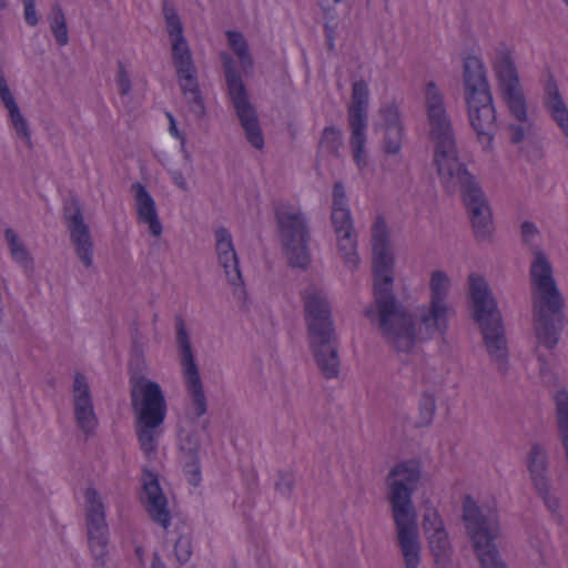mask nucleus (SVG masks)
<instances>
[{"instance_id": "60", "label": "nucleus", "mask_w": 568, "mask_h": 568, "mask_svg": "<svg viewBox=\"0 0 568 568\" xmlns=\"http://www.w3.org/2000/svg\"><path fill=\"white\" fill-rule=\"evenodd\" d=\"M209 426V420H204L202 424V429L205 430Z\"/></svg>"}, {"instance_id": "46", "label": "nucleus", "mask_w": 568, "mask_h": 568, "mask_svg": "<svg viewBox=\"0 0 568 568\" xmlns=\"http://www.w3.org/2000/svg\"><path fill=\"white\" fill-rule=\"evenodd\" d=\"M521 240L527 245H532L535 240L539 236V230L536 224L530 221H525L520 226Z\"/></svg>"}, {"instance_id": "16", "label": "nucleus", "mask_w": 568, "mask_h": 568, "mask_svg": "<svg viewBox=\"0 0 568 568\" xmlns=\"http://www.w3.org/2000/svg\"><path fill=\"white\" fill-rule=\"evenodd\" d=\"M84 500L89 547L97 560H103L108 554L109 545V526L105 508L98 490L93 487L87 488Z\"/></svg>"}, {"instance_id": "5", "label": "nucleus", "mask_w": 568, "mask_h": 568, "mask_svg": "<svg viewBox=\"0 0 568 568\" xmlns=\"http://www.w3.org/2000/svg\"><path fill=\"white\" fill-rule=\"evenodd\" d=\"M131 407L135 415V430L145 455L156 450L159 427L166 417L168 405L161 386L143 375L130 376Z\"/></svg>"}, {"instance_id": "34", "label": "nucleus", "mask_w": 568, "mask_h": 568, "mask_svg": "<svg viewBox=\"0 0 568 568\" xmlns=\"http://www.w3.org/2000/svg\"><path fill=\"white\" fill-rule=\"evenodd\" d=\"M73 406L74 410L94 407L89 383L81 373L74 375Z\"/></svg>"}, {"instance_id": "52", "label": "nucleus", "mask_w": 568, "mask_h": 568, "mask_svg": "<svg viewBox=\"0 0 568 568\" xmlns=\"http://www.w3.org/2000/svg\"><path fill=\"white\" fill-rule=\"evenodd\" d=\"M0 97H1V100L4 104V106L10 110L14 106H17V102L12 95V93L10 91H8L7 93H0Z\"/></svg>"}, {"instance_id": "9", "label": "nucleus", "mask_w": 568, "mask_h": 568, "mask_svg": "<svg viewBox=\"0 0 568 568\" xmlns=\"http://www.w3.org/2000/svg\"><path fill=\"white\" fill-rule=\"evenodd\" d=\"M497 88L509 114L520 124H509L510 142L518 144L526 136L528 120V103L519 73L509 52L503 53L493 64Z\"/></svg>"}, {"instance_id": "40", "label": "nucleus", "mask_w": 568, "mask_h": 568, "mask_svg": "<svg viewBox=\"0 0 568 568\" xmlns=\"http://www.w3.org/2000/svg\"><path fill=\"white\" fill-rule=\"evenodd\" d=\"M184 98L187 102L190 112L194 114L196 120H201L206 113V108L201 91H192Z\"/></svg>"}, {"instance_id": "43", "label": "nucleus", "mask_w": 568, "mask_h": 568, "mask_svg": "<svg viewBox=\"0 0 568 568\" xmlns=\"http://www.w3.org/2000/svg\"><path fill=\"white\" fill-rule=\"evenodd\" d=\"M174 554L181 564L186 562L192 555L191 539L186 536H180L174 544Z\"/></svg>"}, {"instance_id": "37", "label": "nucleus", "mask_w": 568, "mask_h": 568, "mask_svg": "<svg viewBox=\"0 0 568 568\" xmlns=\"http://www.w3.org/2000/svg\"><path fill=\"white\" fill-rule=\"evenodd\" d=\"M74 418L78 427L87 435L92 434L98 426V417L94 407L74 410Z\"/></svg>"}, {"instance_id": "4", "label": "nucleus", "mask_w": 568, "mask_h": 568, "mask_svg": "<svg viewBox=\"0 0 568 568\" xmlns=\"http://www.w3.org/2000/svg\"><path fill=\"white\" fill-rule=\"evenodd\" d=\"M306 314L308 339L322 375L336 378L339 374L338 343L325 294L311 286L302 294Z\"/></svg>"}, {"instance_id": "1", "label": "nucleus", "mask_w": 568, "mask_h": 568, "mask_svg": "<svg viewBox=\"0 0 568 568\" xmlns=\"http://www.w3.org/2000/svg\"><path fill=\"white\" fill-rule=\"evenodd\" d=\"M372 245L373 301L365 308L364 316L378 328L390 347L408 353L416 343L415 320L394 291L395 257L383 216H377L373 224Z\"/></svg>"}, {"instance_id": "23", "label": "nucleus", "mask_w": 568, "mask_h": 568, "mask_svg": "<svg viewBox=\"0 0 568 568\" xmlns=\"http://www.w3.org/2000/svg\"><path fill=\"white\" fill-rule=\"evenodd\" d=\"M526 466L534 489L545 493L547 485L550 484V476L549 457L542 445L534 443L530 446L526 456Z\"/></svg>"}, {"instance_id": "47", "label": "nucleus", "mask_w": 568, "mask_h": 568, "mask_svg": "<svg viewBox=\"0 0 568 568\" xmlns=\"http://www.w3.org/2000/svg\"><path fill=\"white\" fill-rule=\"evenodd\" d=\"M551 484H548L546 487V491L536 490L538 496L544 500L548 510L552 514H556L560 507L559 499L550 494Z\"/></svg>"}, {"instance_id": "3", "label": "nucleus", "mask_w": 568, "mask_h": 568, "mask_svg": "<svg viewBox=\"0 0 568 568\" xmlns=\"http://www.w3.org/2000/svg\"><path fill=\"white\" fill-rule=\"evenodd\" d=\"M534 253L530 278L539 293L532 303L534 329L538 345L552 349L557 346L564 328V298L552 277V267L546 254L537 247Z\"/></svg>"}, {"instance_id": "59", "label": "nucleus", "mask_w": 568, "mask_h": 568, "mask_svg": "<svg viewBox=\"0 0 568 568\" xmlns=\"http://www.w3.org/2000/svg\"><path fill=\"white\" fill-rule=\"evenodd\" d=\"M328 48H329V49H333V48H334V41H333V38H329V39H328Z\"/></svg>"}, {"instance_id": "13", "label": "nucleus", "mask_w": 568, "mask_h": 568, "mask_svg": "<svg viewBox=\"0 0 568 568\" xmlns=\"http://www.w3.org/2000/svg\"><path fill=\"white\" fill-rule=\"evenodd\" d=\"M176 344L180 353V364L183 371L184 384L191 396L194 414L197 418L207 412V400L201 381L199 367L192 351L190 336L182 316H175Z\"/></svg>"}, {"instance_id": "50", "label": "nucleus", "mask_w": 568, "mask_h": 568, "mask_svg": "<svg viewBox=\"0 0 568 568\" xmlns=\"http://www.w3.org/2000/svg\"><path fill=\"white\" fill-rule=\"evenodd\" d=\"M169 119H170V126H169L170 133L173 136H175L176 139H179L181 144H183V145L186 144L185 135H184V133L180 132L179 129L176 128L174 118L171 114H169Z\"/></svg>"}, {"instance_id": "21", "label": "nucleus", "mask_w": 568, "mask_h": 568, "mask_svg": "<svg viewBox=\"0 0 568 568\" xmlns=\"http://www.w3.org/2000/svg\"><path fill=\"white\" fill-rule=\"evenodd\" d=\"M141 501L145 506L150 518L163 529H168L172 518L168 498L162 491L156 474L148 469L143 471V496Z\"/></svg>"}, {"instance_id": "11", "label": "nucleus", "mask_w": 568, "mask_h": 568, "mask_svg": "<svg viewBox=\"0 0 568 568\" xmlns=\"http://www.w3.org/2000/svg\"><path fill=\"white\" fill-rule=\"evenodd\" d=\"M331 221L337 236V247L345 265L354 271L359 264L357 253V233L354 229L353 217L348 207V197L343 182L333 185V203Z\"/></svg>"}, {"instance_id": "62", "label": "nucleus", "mask_w": 568, "mask_h": 568, "mask_svg": "<svg viewBox=\"0 0 568 568\" xmlns=\"http://www.w3.org/2000/svg\"><path fill=\"white\" fill-rule=\"evenodd\" d=\"M536 354L538 355L539 361H542V362L545 361L544 357L538 353V348H536Z\"/></svg>"}, {"instance_id": "58", "label": "nucleus", "mask_w": 568, "mask_h": 568, "mask_svg": "<svg viewBox=\"0 0 568 568\" xmlns=\"http://www.w3.org/2000/svg\"><path fill=\"white\" fill-rule=\"evenodd\" d=\"M135 552H136L138 556H141L142 552H143L142 547H136Z\"/></svg>"}, {"instance_id": "18", "label": "nucleus", "mask_w": 568, "mask_h": 568, "mask_svg": "<svg viewBox=\"0 0 568 568\" xmlns=\"http://www.w3.org/2000/svg\"><path fill=\"white\" fill-rule=\"evenodd\" d=\"M465 101L469 122L477 134V140L485 149L490 148L497 132V115L493 94L481 93L478 97L466 98Z\"/></svg>"}, {"instance_id": "33", "label": "nucleus", "mask_w": 568, "mask_h": 568, "mask_svg": "<svg viewBox=\"0 0 568 568\" xmlns=\"http://www.w3.org/2000/svg\"><path fill=\"white\" fill-rule=\"evenodd\" d=\"M4 237L9 244L10 253L13 260L20 263L24 268H32L33 258L30 256L24 243L12 229L4 231Z\"/></svg>"}, {"instance_id": "41", "label": "nucleus", "mask_w": 568, "mask_h": 568, "mask_svg": "<svg viewBox=\"0 0 568 568\" xmlns=\"http://www.w3.org/2000/svg\"><path fill=\"white\" fill-rule=\"evenodd\" d=\"M379 114L384 120L385 129H389L390 126H403L399 110L395 103H389L381 108Z\"/></svg>"}, {"instance_id": "10", "label": "nucleus", "mask_w": 568, "mask_h": 568, "mask_svg": "<svg viewBox=\"0 0 568 568\" xmlns=\"http://www.w3.org/2000/svg\"><path fill=\"white\" fill-rule=\"evenodd\" d=\"M227 94L231 99L236 116L244 130L246 141L256 150L264 148V135L258 121L255 106L250 102L246 87L235 67V61L229 52H221Z\"/></svg>"}, {"instance_id": "26", "label": "nucleus", "mask_w": 568, "mask_h": 568, "mask_svg": "<svg viewBox=\"0 0 568 568\" xmlns=\"http://www.w3.org/2000/svg\"><path fill=\"white\" fill-rule=\"evenodd\" d=\"M544 105L565 135L568 136V109L552 74H549L545 83Z\"/></svg>"}, {"instance_id": "27", "label": "nucleus", "mask_w": 568, "mask_h": 568, "mask_svg": "<svg viewBox=\"0 0 568 568\" xmlns=\"http://www.w3.org/2000/svg\"><path fill=\"white\" fill-rule=\"evenodd\" d=\"M200 440L195 433H187L181 438L180 449L184 455V473L187 476V481L196 487L201 481V467H200Z\"/></svg>"}, {"instance_id": "61", "label": "nucleus", "mask_w": 568, "mask_h": 568, "mask_svg": "<svg viewBox=\"0 0 568 568\" xmlns=\"http://www.w3.org/2000/svg\"><path fill=\"white\" fill-rule=\"evenodd\" d=\"M159 560V556L155 554L154 555V560H153V565H152V568H155V561Z\"/></svg>"}, {"instance_id": "8", "label": "nucleus", "mask_w": 568, "mask_h": 568, "mask_svg": "<svg viewBox=\"0 0 568 568\" xmlns=\"http://www.w3.org/2000/svg\"><path fill=\"white\" fill-rule=\"evenodd\" d=\"M277 232L288 265L305 271L311 263V229L306 215L287 202L274 207Z\"/></svg>"}, {"instance_id": "63", "label": "nucleus", "mask_w": 568, "mask_h": 568, "mask_svg": "<svg viewBox=\"0 0 568 568\" xmlns=\"http://www.w3.org/2000/svg\"><path fill=\"white\" fill-rule=\"evenodd\" d=\"M158 317H159V315L155 313V314L153 315V318H152L153 323H156Z\"/></svg>"}, {"instance_id": "7", "label": "nucleus", "mask_w": 568, "mask_h": 568, "mask_svg": "<svg viewBox=\"0 0 568 568\" xmlns=\"http://www.w3.org/2000/svg\"><path fill=\"white\" fill-rule=\"evenodd\" d=\"M463 520L481 568H507L495 544L499 535L497 514L483 513L475 499L466 495L463 501Z\"/></svg>"}, {"instance_id": "24", "label": "nucleus", "mask_w": 568, "mask_h": 568, "mask_svg": "<svg viewBox=\"0 0 568 568\" xmlns=\"http://www.w3.org/2000/svg\"><path fill=\"white\" fill-rule=\"evenodd\" d=\"M463 81L465 99L491 93L484 63L475 55H468L464 60Z\"/></svg>"}, {"instance_id": "25", "label": "nucleus", "mask_w": 568, "mask_h": 568, "mask_svg": "<svg viewBox=\"0 0 568 568\" xmlns=\"http://www.w3.org/2000/svg\"><path fill=\"white\" fill-rule=\"evenodd\" d=\"M131 187L135 192V207L139 221L148 224L150 233L154 237H159L163 229L158 216L153 197L148 192L146 187L139 182L132 184Z\"/></svg>"}, {"instance_id": "45", "label": "nucleus", "mask_w": 568, "mask_h": 568, "mask_svg": "<svg viewBox=\"0 0 568 568\" xmlns=\"http://www.w3.org/2000/svg\"><path fill=\"white\" fill-rule=\"evenodd\" d=\"M115 81L121 95H128L131 92V79L123 62L121 61H118V74Z\"/></svg>"}, {"instance_id": "54", "label": "nucleus", "mask_w": 568, "mask_h": 568, "mask_svg": "<svg viewBox=\"0 0 568 568\" xmlns=\"http://www.w3.org/2000/svg\"><path fill=\"white\" fill-rule=\"evenodd\" d=\"M9 90L8 83L3 77H0V93H7Z\"/></svg>"}, {"instance_id": "38", "label": "nucleus", "mask_w": 568, "mask_h": 568, "mask_svg": "<svg viewBox=\"0 0 568 568\" xmlns=\"http://www.w3.org/2000/svg\"><path fill=\"white\" fill-rule=\"evenodd\" d=\"M384 151L387 154H397L402 149L403 126L385 129Z\"/></svg>"}, {"instance_id": "17", "label": "nucleus", "mask_w": 568, "mask_h": 568, "mask_svg": "<svg viewBox=\"0 0 568 568\" xmlns=\"http://www.w3.org/2000/svg\"><path fill=\"white\" fill-rule=\"evenodd\" d=\"M434 165L437 170L440 184L449 194L464 192L474 189L479 184L465 163L459 159L458 148L434 154Z\"/></svg>"}, {"instance_id": "42", "label": "nucleus", "mask_w": 568, "mask_h": 568, "mask_svg": "<svg viewBox=\"0 0 568 568\" xmlns=\"http://www.w3.org/2000/svg\"><path fill=\"white\" fill-rule=\"evenodd\" d=\"M295 486V478L291 473L280 471L275 483V490L288 498Z\"/></svg>"}, {"instance_id": "39", "label": "nucleus", "mask_w": 568, "mask_h": 568, "mask_svg": "<svg viewBox=\"0 0 568 568\" xmlns=\"http://www.w3.org/2000/svg\"><path fill=\"white\" fill-rule=\"evenodd\" d=\"M423 528L426 532L445 530L444 523L440 518L439 513L434 507L426 508L423 517Z\"/></svg>"}, {"instance_id": "20", "label": "nucleus", "mask_w": 568, "mask_h": 568, "mask_svg": "<svg viewBox=\"0 0 568 568\" xmlns=\"http://www.w3.org/2000/svg\"><path fill=\"white\" fill-rule=\"evenodd\" d=\"M477 241L490 239L494 232L493 213L481 186L478 184L460 195Z\"/></svg>"}, {"instance_id": "48", "label": "nucleus", "mask_w": 568, "mask_h": 568, "mask_svg": "<svg viewBox=\"0 0 568 568\" xmlns=\"http://www.w3.org/2000/svg\"><path fill=\"white\" fill-rule=\"evenodd\" d=\"M24 7V20L27 24L34 27L39 23L36 11V0H21Z\"/></svg>"}, {"instance_id": "12", "label": "nucleus", "mask_w": 568, "mask_h": 568, "mask_svg": "<svg viewBox=\"0 0 568 568\" xmlns=\"http://www.w3.org/2000/svg\"><path fill=\"white\" fill-rule=\"evenodd\" d=\"M449 277L443 271H434L430 276V301L427 306L419 307L415 315L420 331H425L428 337L445 335L448 329V316L450 307L447 303L449 291Z\"/></svg>"}, {"instance_id": "6", "label": "nucleus", "mask_w": 568, "mask_h": 568, "mask_svg": "<svg viewBox=\"0 0 568 568\" xmlns=\"http://www.w3.org/2000/svg\"><path fill=\"white\" fill-rule=\"evenodd\" d=\"M469 294L473 302L474 320L478 323L483 342L490 361L499 373L508 372V346L506 331L497 302L481 276H469Z\"/></svg>"}, {"instance_id": "30", "label": "nucleus", "mask_w": 568, "mask_h": 568, "mask_svg": "<svg viewBox=\"0 0 568 568\" xmlns=\"http://www.w3.org/2000/svg\"><path fill=\"white\" fill-rule=\"evenodd\" d=\"M428 542L436 564L445 565L450 560L453 547L446 529L432 532Z\"/></svg>"}, {"instance_id": "51", "label": "nucleus", "mask_w": 568, "mask_h": 568, "mask_svg": "<svg viewBox=\"0 0 568 568\" xmlns=\"http://www.w3.org/2000/svg\"><path fill=\"white\" fill-rule=\"evenodd\" d=\"M13 126L19 135H21L22 138L27 139L28 142H30V130L26 119L19 123H14Z\"/></svg>"}, {"instance_id": "2", "label": "nucleus", "mask_w": 568, "mask_h": 568, "mask_svg": "<svg viewBox=\"0 0 568 568\" xmlns=\"http://www.w3.org/2000/svg\"><path fill=\"white\" fill-rule=\"evenodd\" d=\"M420 479L422 463L415 458L394 465L385 479L386 499L390 505L405 568H418L420 564L417 511L413 503Z\"/></svg>"}, {"instance_id": "56", "label": "nucleus", "mask_w": 568, "mask_h": 568, "mask_svg": "<svg viewBox=\"0 0 568 568\" xmlns=\"http://www.w3.org/2000/svg\"><path fill=\"white\" fill-rule=\"evenodd\" d=\"M8 7L6 0H0V9H6Z\"/></svg>"}, {"instance_id": "64", "label": "nucleus", "mask_w": 568, "mask_h": 568, "mask_svg": "<svg viewBox=\"0 0 568 568\" xmlns=\"http://www.w3.org/2000/svg\"><path fill=\"white\" fill-rule=\"evenodd\" d=\"M562 1L565 2V4H567V6H568V0H562Z\"/></svg>"}, {"instance_id": "49", "label": "nucleus", "mask_w": 568, "mask_h": 568, "mask_svg": "<svg viewBox=\"0 0 568 568\" xmlns=\"http://www.w3.org/2000/svg\"><path fill=\"white\" fill-rule=\"evenodd\" d=\"M171 179L173 183L182 191L187 192L189 191V184L186 182V179L184 178L182 171L180 170H172L170 171Z\"/></svg>"}, {"instance_id": "57", "label": "nucleus", "mask_w": 568, "mask_h": 568, "mask_svg": "<svg viewBox=\"0 0 568 568\" xmlns=\"http://www.w3.org/2000/svg\"><path fill=\"white\" fill-rule=\"evenodd\" d=\"M133 331H134L135 337H138V335H139V328H138V326H136V324H135V323H133Z\"/></svg>"}, {"instance_id": "29", "label": "nucleus", "mask_w": 568, "mask_h": 568, "mask_svg": "<svg viewBox=\"0 0 568 568\" xmlns=\"http://www.w3.org/2000/svg\"><path fill=\"white\" fill-rule=\"evenodd\" d=\"M226 38L230 47L240 60L244 74H251L254 67L253 58L248 51V44L244 36L239 31H227Z\"/></svg>"}, {"instance_id": "32", "label": "nucleus", "mask_w": 568, "mask_h": 568, "mask_svg": "<svg viewBox=\"0 0 568 568\" xmlns=\"http://www.w3.org/2000/svg\"><path fill=\"white\" fill-rule=\"evenodd\" d=\"M48 20L57 43L61 47L67 45L69 42L67 20L62 7L58 2L52 4Z\"/></svg>"}, {"instance_id": "28", "label": "nucleus", "mask_w": 568, "mask_h": 568, "mask_svg": "<svg viewBox=\"0 0 568 568\" xmlns=\"http://www.w3.org/2000/svg\"><path fill=\"white\" fill-rule=\"evenodd\" d=\"M344 145L342 130L336 126H325L322 131L317 145V161L324 156H341V149Z\"/></svg>"}, {"instance_id": "19", "label": "nucleus", "mask_w": 568, "mask_h": 568, "mask_svg": "<svg viewBox=\"0 0 568 568\" xmlns=\"http://www.w3.org/2000/svg\"><path fill=\"white\" fill-rule=\"evenodd\" d=\"M63 217L77 256L85 267H91L93 265V242L89 226L84 223L82 207L75 197L65 204Z\"/></svg>"}, {"instance_id": "35", "label": "nucleus", "mask_w": 568, "mask_h": 568, "mask_svg": "<svg viewBox=\"0 0 568 568\" xmlns=\"http://www.w3.org/2000/svg\"><path fill=\"white\" fill-rule=\"evenodd\" d=\"M436 413V397L429 392H424L418 405V418L415 423L416 428L432 425Z\"/></svg>"}, {"instance_id": "22", "label": "nucleus", "mask_w": 568, "mask_h": 568, "mask_svg": "<svg viewBox=\"0 0 568 568\" xmlns=\"http://www.w3.org/2000/svg\"><path fill=\"white\" fill-rule=\"evenodd\" d=\"M215 250L219 264L223 267L229 283L233 286L242 285L243 278L239 266V257L234 250L232 235L225 227L215 230Z\"/></svg>"}, {"instance_id": "55", "label": "nucleus", "mask_w": 568, "mask_h": 568, "mask_svg": "<svg viewBox=\"0 0 568 568\" xmlns=\"http://www.w3.org/2000/svg\"><path fill=\"white\" fill-rule=\"evenodd\" d=\"M181 151H182V153H183L184 159H185L187 162H191V158H192V155H191V153L186 150L185 144H184V145H183V144H181Z\"/></svg>"}, {"instance_id": "14", "label": "nucleus", "mask_w": 568, "mask_h": 568, "mask_svg": "<svg viewBox=\"0 0 568 568\" xmlns=\"http://www.w3.org/2000/svg\"><path fill=\"white\" fill-rule=\"evenodd\" d=\"M425 103L429 122V138L434 143V154L455 150L457 142L453 123L446 111L444 97L433 81L427 83Z\"/></svg>"}, {"instance_id": "44", "label": "nucleus", "mask_w": 568, "mask_h": 568, "mask_svg": "<svg viewBox=\"0 0 568 568\" xmlns=\"http://www.w3.org/2000/svg\"><path fill=\"white\" fill-rule=\"evenodd\" d=\"M178 77L184 97L190 94L192 91L200 90L194 68L187 72L178 73Z\"/></svg>"}, {"instance_id": "15", "label": "nucleus", "mask_w": 568, "mask_h": 568, "mask_svg": "<svg viewBox=\"0 0 568 568\" xmlns=\"http://www.w3.org/2000/svg\"><path fill=\"white\" fill-rule=\"evenodd\" d=\"M368 87L364 80L355 81L352 85L351 104L348 106V124L351 129L349 144L353 158L359 170L367 165L364 148L366 143Z\"/></svg>"}, {"instance_id": "53", "label": "nucleus", "mask_w": 568, "mask_h": 568, "mask_svg": "<svg viewBox=\"0 0 568 568\" xmlns=\"http://www.w3.org/2000/svg\"><path fill=\"white\" fill-rule=\"evenodd\" d=\"M8 111H9L12 124H14L17 122L19 123V122L24 120V118L22 116L18 105L12 108V109H10V110H8Z\"/></svg>"}, {"instance_id": "31", "label": "nucleus", "mask_w": 568, "mask_h": 568, "mask_svg": "<svg viewBox=\"0 0 568 568\" xmlns=\"http://www.w3.org/2000/svg\"><path fill=\"white\" fill-rule=\"evenodd\" d=\"M172 59L176 73L193 69L192 54L185 37L172 39Z\"/></svg>"}, {"instance_id": "36", "label": "nucleus", "mask_w": 568, "mask_h": 568, "mask_svg": "<svg viewBox=\"0 0 568 568\" xmlns=\"http://www.w3.org/2000/svg\"><path fill=\"white\" fill-rule=\"evenodd\" d=\"M163 16L165 19L166 31L171 39H176L183 36V26L176 12L175 7L168 0L163 1Z\"/></svg>"}]
</instances>
